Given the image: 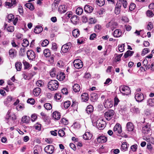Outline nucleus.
Returning a JSON list of instances; mask_svg holds the SVG:
<instances>
[{
	"label": "nucleus",
	"mask_w": 154,
	"mask_h": 154,
	"mask_svg": "<svg viewBox=\"0 0 154 154\" xmlns=\"http://www.w3.org/2000/svg\"><path fill=\"white\" fill-rule=\"evenodd\" d=\"M58 82L57 80H51L49 82L48 84V88L51 90H56L58 87Z\"/></svg>",
	"instance_id": "obj_1"
},
{
	"label": "nucleus",
	"mask_w": 154,
	"mask_h": 154,
	"mask_svg": "<svg viewBox=\"0 0 154 154\" xmlns=\"http://www.w3.org/2000/svg\"><path fill=\"white\" fill-rule=\"evenodd\" d=\"M119 90L121 93L124 95H128L131 93L130 89L127 86L122 85L120 87Z\"/></svg>",
	"instance_id": "obj_2"
},
{
	"label": "nucleus",
	"mask_w": 154,
	"mask_h": 154,
	"mask_svg": "<svg viewBox=\"0 0 154 154\" xmlns=\"http://www.w3.org/2000/svg\"><path fill=\"white\" fill-rule=\"evenodd\" d=\"M106 122L102 119H98L96 123L97 128L99 129H102L104 128L106 125Z\"/></svg>",
	"instance_id": "obj_3"
},
{
	"label": "nucleus",
	"mask_w": 154,
	"mask_h": 154,
	"mask_svg": "<svg viewBox=\"0 0 154 154\" xmlns=\"http://www.w3.org/2000/svg\"><path fill=\"white\" fill-rule=\"evenodd\" d=\"M114 111L112 110H108L104 114V116L106 119L108 120H110L114 115Z\"/></svg>",
	"instance_id": "obj_4"
},
{
	"label": "nucleus",
	"mask_w": 154,
	"mask_h": 154,
	"mask_svg": "<svg viewBox=\"0 0 154 154\" xmlns=\"http://www.w3.org/2000/svg\"><path fill=\"white\" fill-rule=\"evenodd\" d=\"M143 133L145 134H151V129L150 128V125L148 123L143 128Z\"/></svg>",
	"instance_id": "obj_5"
},
{
	"label": "nucleus",
	"mask_w": 154,
	"mask_h": 154,
	"mask_svg": "<svg viewBox=\"0 0 154 154\" xmlns=\"http://www.w3.org/2000/svg\"><path fill=\"white\" fill-rule=\"evenodd\" d=\"M74 67L77 69L81 68L83 65V64L81 60L79 59L75 60L73 63Z\"/></svg>",
	"instance_id": "obj_6"
},
{
	"label": "nucleus",
	"mask_w": 154,
	"mask_h": 154,
	"mask_svg": "<svg viewBox=\"0 0 154 154\" xmlns=\"http://www.w3.org/2000/svg\"><path fill=\"white\" fill-rule=\"evenodd\" d=\"M135 98L138 102H141L144 99L143 94L140 92H137L135 93Z\"/></svg>",
	"instance_id": "obj_7"
},
{
	"label": "nucleus",
	"mask_w": 154,
	"mask_h": 154,
	"mask_svg": "<svg viewBox=\"0 0 154 154\" xmlns=\"http://www.w3.org/2000/svg\"><path fill=\"white\" fill-rule=\"evenodd\" d=\"M27 57L29 60H33L35 57V52L32 50H30L27 52Z\"/></svg>",
	"instance_id": "obj_8"
},
{
	"label": "nucleus",
	"mask_w": 154,
	"mask_h": 154,
	"mask_svg": "<svg viewBox=\"0 0 154 154\" xmlns=\"http://www.w3.org/2000/svg\"><path fill=\"white\" fill-rule=\"evenodd\" d=\"M117 25V23L112 20L106 25V27L107 28L110 27L113 30L116 28Z\"/></svg>",
	"instance_id": "obj_9"
},
{
	"label": "nucleus",
	"mask_w": 154,
	"mask_h": 154,
	"mask_svg": "<svg viewBox=\"0 0 154 154\" xmlns=\"http://www.w3.org/2000/svg\"><path fill=\"white\" fill-rule=\"evenodd\" d=\"M71 48V43H69L67 44L63 45L62 47V51L63 52L66 53Z\"/></svg>",
	"instance_id": "obj_10"
},
{
	"label": "nucleus",
	"mask_w": 154,
	"mask_h": 154,
	"mask_svg": "<svg viewBox=\"0 0 154 154\" xmlns=\"http://www.w3.org/2000/svg\"><path fill=\"white\" fill-rule=\"evenodd\" d=\"M45 151L48 153L51 154L52 153L54 150V147L53 145H48L45 147Z\"/></svg>",
	"instance_id": "obj_11"
},
{
	"label": "nucleus",
	"mask_w": 154,
	"mask_h": 154,
	"mask_svg": "<svg viewBox=\"0 0 154 154\" xmlns=\"http://www.w3.org/2000/svg\"><path fill=\"white\" fill-rule=\"evenodd\" d=\"M113 106V102L110 99H107L105 100L104 103V106L105 108H110Z\"/></svg>",
	"instance_id": "obj_12"
},
{
	"label": "nucleus",
	"mask_w": 154,
	"mask_h": 154,
	"mask_svg": "<svg viewBox=\"0 0 154 154\" xmlns=\"http://www.w3.org/2000/svg\"><path fill=\"white\" fill-rule=\"evenodd\" d=\"M107 140V138L103 135H102L97 138V141L98 142L103 143L106 142Z\"/></svg>",
	"instance_id": "obj_13"
},
{
	"label": "nucleus",
	"mask_w": 154,
	"mask_h": 154,
	"mask_svg": "<svg viewBox=\"0 0 154 154\" xmlns=\"http://www.w3.org/2000/svg\"><path fill=\"white\" fill-rule=\"evenodd\" d=\"M17 51L14 49L11 48L9 51V54L10 57L13 58L15 57L17 55Z\"/></svg>",
	"instance_id": "obj_14"
},
{
	"label": "nucleus",
	"mask_w": 154,
	"mask_h": 154,
	"mask_svg": "<svg viewBox=\"0 0 154 154\" xmlns=\"http://www.w3.org/2000/svg\"><path fill=\"white\" fill-rule=\"evenodd\" d=\"M113 131H114L117 132L120 134L122 131V128L120 125L119 124H116L114 127Z\"/></svg>",
	"instance_id": "obj_15"
},
{
	"label": "nucleus",
	"mask_w": 154,
	"mask_h": 154,
	"mask_svg": "<svg viewBox=\"0 0 154 154\" xmlns=\"http://www.w3.org/2000/svg\"><path fill=\"white\" fill-rule=\"evenodd\" d=\"M150 134V136H147L144 139L150 143L154 144V138L151 136V134Z\"/></svg>",
	"instance_id": "obj_16"
},
{
	"label": "nucleus",
	"mask_w": 154,
	"mask_h": 154,
	"mask_svg": "<svg viewBox=\"0 0 154 154\" xmlns=\"http://www.w3.org/2000/svg\"><path fill=\"white\" fill-rule=\"evenodd\" d=\"M120 2H117L116 5L115 9V13L116 14H119L120 12V8L121 7V4Z\"/></svg>",
	"instance_id": "obj_17"
},
{
	"label": "nucleus",
	"mask_w": 154,
	"mask_h": 154,
	"mask_svg": "<svg viewBox=\"0 0 154 154\" xmlns=\"http://www.w3.org/2000/svg\"><path fill=\"white\" fill-rule=\"evenodd\" d=\"M126 126L127 129L128 131H133L134 128V125L133 124L130 122L127 123Z\"/></svg>",
	"instance_id": "obj_18"
},
{
	"label": "nucleus",
	"mask_w": 154,
	"mask_h": 154,
	"mask_svg": "<svg viewBox=\"0 0 154 154\" xmlns=\"http://www.w3.org/2000/svg\"><path fill=\"white\" fill-rule=\"evenodd\" d=\"M71 21L74 24H76L79 22L78 16L76 15L72 16L71 18Z\"/></svg>",
	"instance_id": "obj_19"
},
{
	"label": "nucleus",
	"mask_w": 154,
	"mask_h": 154,
	"mask_svg": "<svg viewBox=\"0 0 154 154\" xmlns=\"http://www.w3.org/2000/svg\"><path fill=\"white\" fill-rule=\"evenodd\" d=\"M84 10L85 11L88 13H91L93 11V8L89 5H86L85 6Z\"/></svg>",
	"instance_id": "obj_20"
},
{
	"label": "nucleus",
	"mask_w": 154,
	"mask_h": 154,
	"mask_svg": "<svg viewBox=\"0 0 154 154\" xmlns=\"http://www.w3.org/2000/svg\"><path fill=\"white\" fill-rule=\"evenodd\" d=\"M65 77V74L63 72H61L57 75V79L60 81H62L64 79Z\"/></svg>",
	"instance_id": "obj_21"
},
{
	"label": "nucleus",
	"mask_w": 154,
	"mask_h": 154,
	"mask_svg": "<svg viewBox=\"0 0 154 154\" xmlns=\"http://www.w3.org/2000/svg\"><path fill=\"white\" fill-rule=\"evenodd\" d=\"M52 116L54 119L58 120L60 118V115L59 112L55 111L53 113Z\"/></svg>",
	"instance_id": "obj_22"
},
{
	"label": "nucleus",
	"mask_w": 154,
	"mask_h": 154,
	"mask_svg": "<svg viewBox=\"0 0 154 154\" xmlns=\"http://www.w3.org/2000/svg\"><path fill=\"white\" fill-rule=\"evenodd\" d=\"M41 92V89L39 88H35L33 91V94L35 96H38Z\"/></svg>",
	"instance_id": "obj_23"
},
{
	"label": "nucleus",
	"mask_w": 154,
	"mask_h": 154,
	"mask_svg": "<svg viewBox=\"0 0 154 154\" xmlns=\"http://www.w3.org/2000/svg\"><path fill=\"white\" fill-rule=\"evenodd\" d=\"M80 32L78 29H74L72 31V35L75 38H77L79 35Z\"/></svg>",
	"instance_id": "obj_24"
},
{
	"label": "nucleus",
	"mask_w": 154,
	"mask_h": 154,
	"mask_svg": "<svg viewBox=\"0 0 154 154\" xmlns=\"http://www.w3.org/2000/svg\"><path fill=\"white\" fill-rule=\"evenodd\" d=\"M60 13L62 14L65 12L66 10V7L64 5L60 6L58 9Z\"/></svg>",
	"instance_id": "obj_25"
},
{
	"label": "nucleus",
	"mask_w": 154,
	"mask_h": 154,
	"mask_svg": "<svg viewBox=\"0 0 154 154\" xmlns=\"http://www.w3.org/2000/svg\"><path fill=\"white\" fill-rule=\"evenodd\" d=\"M43 30V28L42 26H36L34 29V32L37 34H38L41 32Z\"/></svg>",
	"instance_id": "obj_26"
},
{
	"label": "nucleus",
	"mask_w": 154,
	"mask_h": 154,
	"mask_svg": "<svg viewBox=\"0 0 154 154\" xmlns=\"http://www.w3.org/2000/svg\"><path fill=\"white\" fill-rule=\"evenodd\" d=\"M92 137V135L88 132H86L83 135V138L86 140L91 139Z\"/></svg>",
	"instance_id": "obj_27"
},
{
	"label": "nucleus",
	"mask_w": 154,
	"mask_h": 154,
	"mask_svg": "<svg viewBox=\"0 0 154 154\" xmlns=\"http://www.w3.org/2000/svg\"><path fill=\"white\" fill-rule=\"evenodd\" d=\"M122 35V32L118 29L115 30L113 32V35L116 37H119Z\"/></svg>",
	"instance_id": "obj_28"
},
{
	"label": "nucleus",
	"mask_w": 154,
	"mask_h": 154,
	"mask_svg": "<svg viewBox=\"0 0 154 154\" xmlns=\"http://www.w3.org/2000/svg\"><path fill=\"white\" fill-rule=\"evenodd\" d=\"M15 100L14 98H13L11 96H8L6 99V100L5 101V104L6 105L12 101H14Z\"/></svg>",
	"instance_id": "obj_29"
},
{
	"label": "nucleus",
	"mask_w": 154,
	"mask_h": 154,
	"mask_svg": "<svg viewBox=\"0 0 154 154\" xmlns=\"http://www.w3.org/2000/svg\"><path fill=\"white\" fill-rule=\"evenodd\" d=\"M81 97L83 101H86L88 100V94L86 93H84L81 95Z\"/></svg>",
	"instance_id": "obj_30"
},
{
	"label": "nucleus",
	"mask_w": 154,
	"mask_h": 154,
	"mask_svg": "<svg viewBox=\"0 0 154 154\" xmlns=\"http://www.w3.org/2000/svg\"><path fill=\"white\" fill-rule=\"evenodd\" d=\"M98 99V95L95 93H92L91 95V100L92 101H94Z\"/></svg>",
	"instance_id": "obj_31"
},
{
	"label": "nucleus",
	"mask_w": 154,
	"mask_h": 154,
	"mask_svg": "<svg viewBox=\"0 0 154 154\" xmlns=\"http://www.w3.org/2000/svg\"><path fill=\"white\" fill-rule=\"evenodd\" d=\"M127 149L128 146L126 142H123L121 146V150L123 151H125L127 150Z\"/></svg>",
	"instance_id": "obj_32"
},
{
	"label": "nucleus",
	"mask_w": 154,
	"mask_h": 154,
	"mask_svg": "<svg viewBox=\"0 0 154 154\" xmlns=\"http://www.w3.org/2000/svg\"><path fill=\"white\" fill-rule=\"evenodd\" d=\"M73 89L75 92H79L80 89V86L78 84H75L73 86Z\"/></svg>",
	"instance_id": "obj_33"
},
{
	"label": "nucleus",
	"mask_w": 154,
	"mask_h": 154,
	"mask_svg": "<svg viewBox=\"0 0 154 154\" xmlns=\"http://www.w3.org/2000/svg\"><path fill=\"white\" fill-rule=\"evenodd\" d=\"M15 66L17 71H20L21 70L22 67V64L21 62H16L15 63Z\"/></svg>",
	"instance_id": "obj_34"
},
{
	"label": "nucleus",
	"mask_w": 154,
	"mask_h": 154,
	"mask_svg": "<svg viewBox=\"0 0 154 154\" xmlns=\"http://www.w3.org/2000/svg\"><path fill=\"white\" fill-rule=\"evenodd\" d=\"M86 111L87 113H91L93 111V108L91 105L88 106L86 108Z\"/></svg>",
	"instance_id": "obj_35"
},
{
	"label": "nucleus",
	"mask_w": 154,
	"mask_h": 154,
	"mask_svg": "<svg viewBox=\"0 0 154 154\" xmlns=\"http://www.w3.org/2000/svg\"><path fill=\"white\" fill-rule=\"evenodd\" d=\"M133 53V51L129 50L128 51L125 53L124 57L125 58H127L128 57L132 55Z\"/></svg>",
	"instance_id": "obj_36"
},
{
	"label": "nucleus",
	"mask_w": 154,
	"mask_h": 154,
	"mask_svg": "<svg viewBox=\"0 0 154 154\" xmlns=\"http://www.w3.org/2000/svg\"><path fill=\"white\" fill-rule=\"evenodd\" d=\"M118 2H120V4L121 5L122 4V6L125 8H127L128 3L126 0H119Z\"/></svg>",
	"instance_id": "obj_37"
},
{
	"label": "nucleus",
	"mask_w": 154,
	"mask_h": 154,
	"mask_svg": "<svg viewBox=\"0 0 154 154\" xmlns=\"http://www.w3.org/2000/svg\"><path fill=\"white\" fill-rule=\"evenodd\" d=\"M64 63L63 61L61 60H59L57 64V66L60 67H63L64 66Z\"/></svg>",
	"instance_id": "obj_38"
},
{
	"label": "nucleus",
	"mask_w": 154,
	"mask_h": 154,
	"mask_svg": "<svg viewBox=\"0 0 154 154\" xmlns=\"http://www.w3.org/2000/svg\"><path fill=\"white\" fill-rule=\"evenodd\" d=\"M43 54L46 57H49L51 55L50 50L48 49H45L44 51Z\"/></svg>",
	"instance_id": "obj_39"
},
{
	"label": "nucleus",
	"mask_w": 154,
	"mask_h": 154,
	"mask_svg": "<svg viewBox=\"0 0 154 154\" xmlns=\"http://www.w3.org/2000/svg\"><path fill=\"white\" fill-rule=\"evenodd\" d=\"M21 120L23 122L28 123L29 121V118L28 117L25 116L22 118Z\"/></svg>",
	"instance_id": "obj_40"
},
{
	"label": "nucleus",
	"mask_w": 154,
	"mask_h": 154,
	"mask_svg": "<svg viewBox=\"0 0 154 154\" xmlns=\"http://www.w3.org/2000/svg\"><path fill=\"white\" fill-rule=\"evenodd\" d=\"M56 69L55 68H53L50 71V75L51 77H53L56 76Z\"/></svg>",
	"instance_id": "obj_41"
},
{
	"label": "nucleus",
	"mask_w": 154,
	"mask_h": 154,
	"mask_svg": "<svg viewBox=\"0 0 154 154\" xmlns=\"http://www.w3.org/2000/svg\"><path fill=\"white\" fill-rule=\"evenodd\" d=\"M23 42L22 44V46L24 47H27L29 44V42L28 40L26 39H24L23 40Z\"/></svg>",
	"instance_id": "obj_42"
},
{
	"label": "nucleus",
	"mask_w": 154,
	"mask_h": 154,
	"mask_svg": "<svg viewBox=\"0 0 154 154\" xmlns=\"http://www.w3.org/2000/svg\"><path fill=\"white\" fill-rule=\"evenodd\" d=\"M26 7L31 10H33L34 8V6L31 3H29L26 4Z\"/></svg>",
	"instance_id": "obj_43"
},
{
	"label": "nucleus",
	"mask_w": 154,
	"mask_h": 154,
	"mask_svg": "<svg viewBox=\"0 0 154 154\" xmlns=\"http://www.w3.org/2000/svg\"><path fill=\"white\" fill-rule=\"evenodd\" d=\"M97 4L100 6H103L105 4L104 0H97Z\"/></svg>",
	"instance_id": "obj_44"
},
{
	"label": "nucleus",
	"mask_w": 154,
	"mask_h": 154,
	"mask_svg": "<svg viewBox=\"0 0 154 154\" xmlns=\"http://www.w3.org/2000/svg\"><path fill=\"white\" fill-rule=\"evenodd\" d=\"M83 12V10L82 8H78L76 10V12L77 14L78 15H81Z\"/></svg>",
	"instance_id": "obj_45"
},
{
	"label": "nucleus",
	"mask_w": 154,
	"mask_h": 154,
	"mask_svg": "<svg viewBox=\"0 0 154 154\" xmlns=\"http://www.w3.org/2000/svg\"><path fill=\"white\" fill-rule=\"evenodd\" d=\"M148 104L152 106H154V98H150L148 100Z\"/></svg>",
	"instance_id": "obj_46"
},
{
	"label": "nucleus",
	"mask_w": 154,
	"mask_h": 154,
	"mask_svg": "<svg viewBox=\"0 0 154 154\" xmlns=\"http://www.w3.org/2000/svg\"><path fill=\"white\" fill-rule=\"evenodd\" d=\"M44 106L47 110H50L52 108L51 104L48 103H45L44 105Z\"/></svg>",
	"instance_id": "obj_47"
},
{
	"label": "nucleus",
	"mask_w": 154,
	"mask_h": 154,
	"mask_svg": "<svg viewBox=\"0 0 154 154\" xmlns=\"http://www.w3.org/2000/svg\"><path fill=\"white\" fill-rule=\"evenodd\" d=\"M97 21V20L94 17L90 18L89 20V23L90 24H92L95 23Z\"/></svg>",
	"instance_id": "obj_48"
},
{
	"label": "nucleus",
	"mask_w": 154,
	"mask_h": 154,
	"mask_svg": "<svg viewBox=\"0 0 154 154\" xmlns=\"http://www.w3.org/2000/svg\"><path fill=\"white\" fill-rule=\"evenodd\" d=\"M146 15L147 17H152L154 16V14L152 11L149 10L146 12Z\"/></svg>",
	"instance_id": "obj_49"
},
{
	"label": "nucleus",
	"mask_w": 154,
	"mask_h": 154,
	"mask_svg": "<svg viewBox=\"0 0 154 154\" xmlns=\"http://www.w3.org/2000/svg\"><path fill=\"white\" fill-rule=\"evenodd\" d=\"M48 41L47 39H45L42 42L41 44V45L43 47H45L48 45Z\"/></svg>",
	"instance_id": "obj_50"
},
{
	"label": "nucleus",
	"mask_w": 154,
	"mask_h": 154,
	"mask_svg": "<svg viewBox=\"0 0 154 154\" xmlns=\"http://www.w3.org/2000/svg\"><path fill=\"white\" fill-rule=\"evenodd\" d=\"M61 122L64 125H67L68 124V120L64 118L61 119Z\"/></svg>",
	"instance_id": "obj_51"
},
{
	"label": "nucleus",
	"mask_w": 154,
	"mask_h": 154,
	"mask_svg": "<svg viewBox=\"0 0 154 154\" xmlns=\"http://www.w3.org/2000/svg\"><path fill=\"white\" fill-rule=\"evenodd\" d=\"M70 102L69 101H67L65 102L64 103V106L66 108H67L70 105Z\"/></svg>",
	"instance_id": "obj_52"
},
{
	"label": "nucleus",
	"mask_w": 154,
	"mask_h": 154,
	"mask_svg": "<svg viewBox=\"0 0 154 154\" xmlns=\"http://www.w3.org/2000/svg\"><path fill=\"white\" fill-rule=\"evenodd\" d=\"M124 44L119 45V50L120 52H123L124 50Z\"/></svg>",
	"instance_id": "obj_53"
},
{
	"label": "nucleus",
	"mask_w": 154,
	"mask_h": 154,
	"mask_svg": "<svg viewBox=\"0 0 154 154\" xmlns=\"http://www.w3.org/2000/svg\"><path fill=\"white\" fill-rule=\"evenodd\" d=\"M34 127L36 129L40 131L41 129V124L37 123L35 125Z\"/></svg>",
	"instance_id": "obj_54"
},
{
	"label": "nucleus",
	"mask_w": 154,
	"mask_h": 154,
	"mask_svg": "<svg viewBox=\"0 0 154 154\" xmlns=\"http://www.w3.org/2000/svg\"><path fill=\"white\" fill-rule=\"evenodd\" d=\"M23 63L24 66V68L25 69H27L29 67V63L26 62L25 60H23Z\"/></svg>",
	"instance_id": "obj_55"
},
{
	"label": "nucleus",
	"mask_w": 154,
	"mask_h": 154,
	"mask_svg": "<svg viewBox=\"0 0 154 154\" xmlns=\"http://www.w3.org/2000/svg\"><path fill=\"white\" fill-rule=\"evenodd\" d=\"M137 144H134L131 146V149L133 152L136 151L137 149Z\"/></svg>",
	"instance_id": "obj_56"
},
{
	"label": "nucleus",
	"mask_w": 154,
	"mask_h": 154,
	"mask_svg": "<svg viewBox=\"0 0 154 154\" xmlns=\"http://www.w3.org/2000/svg\"><path fill=\"white\" fill-rule=\"evenodd\" d=\"M122 55L123 54L119 55H117V54H115V55H116L115 57V59L116 60V61H119L120 60V58L122 56Z\"/></svg>",
	"instance_id": "obj_57"
},
{
	"label": "nucleus",
	"mask_w": 154,
	"mask_h": 154,
	"mask_svg": "<svg viewBox=\"0 0 154 154\" xmlns=\"http://www.w3.org/2000/svg\"><path fill=\"white\" fill-rule=\"evenodd\" d=\"M37 116L36 114H34L32 115L31 117V120L32 122H34L37 119Z\"/></svg>",
	"instance_id": "obj_58"
},
{
	"label": "nucleus",
	"mask_w": 154,
	"mask_h": 154,
	"mask_svg": "<svg viewBox=\"0 0 154 154\" xmlns=\"http://www.w3.org/2000/svg\"><path fill=\"white\" fill-rule=\"evenodd\" d=\"M61 97V95L60 93H57L55 94L54 96V98L56 100H59Z\"/></svg>",
	"instance_id": "obj_59"
},
{
	"label": "nucleus",
	"mask_w": 154,
	"mask_h": 154,
	"mask_svg": "<svg viewBox=\"0 0 154 154\" xmlns=\"http://www.w3.org/2000/svg\"><path fill=\"white\" fill-rule=\"evenodd\" d=\"M14 26H10L7 28V30L9 32H12L14 31Z\"/></svg>",
	"instance_id": "obj_60"
},
{
	"label": "nucleus",
	"mask_w": 154,
	"mask_h": 154,
	"mask_svg": "<svg viewBox=\"0 0 154 154\" xmlns=\"http://www.w3.org/2000/svg\"><path fill=\"white\" fill-rule=\"evenodd\" d=\"M149 51V50L148 48H144L141 54L142 56H143L146 54L148 53Z\"/></svg>",
	"instance_id": "obj_61"
},
{
	"label": "nucleus",
	"mask_w": 154,
	"mask_h": 154,
	"mask_svg": "<svg viewBox=\"0 0 154 154\" xmlns=\"http://www.w3.org/2000/svg\"><path fill=\"white\" fill-rule=\"evenodd\" d=\"M27 102L31 104H34L35 103V100L33 99L30 98L28 100Z\"/></svg>",
	"instance_id": "obj_62"
},
{
	"label": "nucleus",
	"mask_w": 154,
	"mask_h": 154,
	"mask_svg": "<svg viewBox=\"0 0 154 154\" xmlns=\"http://www.w3.org/2000/svg\"><path fill=\"white\" fill-rule=\"evenodd\" d=\"M14 16L12 14H9L8 17V18L10 21H11L14 18Z\"/></svg>",
	"instance_id": "obj_63"
},
{
	"label": "nucleus",
	"mask_w": 154,
	"mask_h": 154,
	"mask_svg": "<svg viewBox=\"0 0 154 154\" xmlns=\"http://www.w3.org/2000/svg\"><path fill=\"white\" fill-rule=\"evenodd\" d=\"M58 133L60 137H63L65 134L64 132L62 130H60Z\"/></svg>",
	"instance_id": "obj_64"
}]
</instances>
